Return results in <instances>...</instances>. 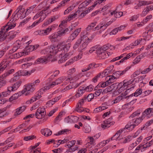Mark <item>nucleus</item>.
Returning <instances> with one entry per match:
<instances>
[{
    "label": "nucleus",
    "instance_id": "nucleus-1",
    "mask_svg": "<svg viewBox=\"0 0 153 153\" xmlns=\"http://www.w3.org/2000/svg\"><path fill=\"white\" fill-rule=\"evenodd\" d=\"M71 45V44L69 43L66 44L64 42H59L56 46L57 52L62 51V53L65 54V52H67L68 51Z\"/></svg>",
    "mask_w": 153,
    "mask_h": 153
},
{
    "label": "nucleus",
    "instance_id": "nucleus-2",
    "mask_svg": "<svg viewBox=\"0 0 153 153\" xmlns=\"http://www.w3.org/2000/svg\"><path fill=\"white\" fill-rule=\"evenodd\" d=\"M25 88L22 91V94H24L25 95H27L32 93L34 90V86L33 84L30 83L25 85Z\"/></svg>",
    "mask_w": 153,
    "mask_h": 153
},
{
    "label": "nucleus",
    "instance_id": "nucleus-3",
    "mask_svg": "<svg viewBox=\"0 0 153 153\" xmlns=\"http://www.w3.org/2000/svg\"><path fill=\"white\" fill-rule=\"evenodd\" d=\"M46 113L45 108L39 107L36 110L35 114V116L37 119H41L44 117Z\"/></svg>",
    "mask_w": 153,
    "mask_h": 153
},
{
    "label": "nucleus",
    "instance_id": "nucleus-4",
    "mask_svg": "<svg viewBox=\"0 0 153 153\" xmlns=\"http://www.w3.org/2000/svg\"><path fill=\"white\" fill-rule=\"evenodd\" d=\"M25 10L24 8L22 7V6H20L16 10L15 12H16L14 16L15 17L16 16L18 18L22 19L24 17L25 15H24Z\"/></svg>",
    "mask_w": 153,
    "mask_h": 153
},
{
    "label": "nucleus",
    "instance_id": "nucleus-5",
    "mask_svg": "<svg viewBox=\"0 0 153 153\" xmlns=\"http://www.w3.org/2000/svg\"><path fill=\"white\" fill-rule=\"evenodd\" d=\"M96 53L97 58L99 59H104L108 57V55H106V52L101 49H98L97 50Z\"/></svg>",
    "mask_w": 153,
    "mask_h": 153
},
{
    "label": "nucleus",
    "instance_id": "nucleus-6",
    "mask_svg": "<svg viewBox=\"0 0 153 153\" xmlns=\"http://www.w3.org/2000/svg\"><path fill=\"white\" fill-rule=\"evenodd\" d=\"M50 60L49 56H43L38 58L35 62L34 63L35 64H43L44 63H47Z\"/></svg>",
    "mask_w": 153,
    "mask_h": 153
},
{
    "label": "nucleus",
    "instance_id": "nucleus-7",
    "mask_svg": "<svg viewBox=\"0 0 153 153\" xmlns=\"http://www.w3.org/2000/svg\"><path fill=\"white\" fill-rule=\"evenodd\" d=\"M111 119L109 118L103 122V124H102L101 126L102 128L105 129L109 127L111 125H113L114 123V122H111Z\"/></svg>",
    "mask_w": 153,
    "mask_h": 153
},
{
    "label": "nucleus",
    "instance_id": "nucleus-8",
    "mask_svg": "<svg viewBox=\"0 0 153 153\" xmlns=\"http://www.w3.org/2000/svg\"><path fill=\"white\" fill-rule=\"evenodd\" d=\"M22 83V81H18L13 84L12 85L9 86L8 89L10 90H11V91H15L19 87Z\"/></svg>",
    "mask_w": 153,
    "mask_h": 153
},
{
    "label": "nucleus",
    "instance_id": "nucleus-9",
    "mask_svg": "<svg viewBox=\"0 0 153 153\" xmlns=\"http://www.w3.org/2000/svg\"><path fill=\"white\" fill-rule=\"evenodd\" d=\"M81 31V28H79L75 30L68 38V40L70 41H73L79 35Z\"/></svg>",
    "mask_w": 153,
    "mask_h": 153
},
{
    "label": "nucleus",
    "instance_id": "nucleus-10",
    "mask_svg": "<svg viewBox=\"0 0 153 153\" xmlns=\"http://www.w3.org/2000/svg\"><path fill=\"white\" fill-rule=\"evenodd\" d=\"M123 129L120 130L118 131L111 138V140H121L122 138L121 137L120 135L121 133L123 131ZM122 139H123L122 138Z\"/></svg>",
    "mask_w": 153,
    "mask_h": 153
},
{
    "label": "nucleus",
    "instance_id": "nucleus-11",
    "mask_svg": "<svg viewBox=\"0 0 153 153\" xmlns=\"http://www.w3.org/2000/svg\"><path fill=\"white\" fill-rule=\"evenodd\" d=\"M133 94H130V95L127 96L126 97H123L121 95L117 97L113 101H114V103H116L119 102L121 100H122L123 99H128L130 97H132Z\"/></svg>",
    "mask_w": 153,
    "mask_h": 153
},
{
    "label": "nucleus",
    "instance_id": "nucleus-12",
    "mask_svg": "<svg viewBox=\"0 0 153 153\" xmlns=\"http://www.w3.org/2000/svg\"><path fill=\"white\" fill-rule=\"evenodd\" d=\"M134 119L130 120L128 123L125 126L123 130L126 129L130 130L131 127H132L131 129H133L135 128L134 123Z\"/></svg>",
    "mask_w": 153,
    "mask_h": 153
},
{
    "label": "nucleus",
    "instance_id": "nucleus-13",
    "mask_svg": "<svg viewBox=\"0 0 153 153\" xmlns=\"http://www.w3.org/2000/svg\"><path fill=\"white\" fill-rule=\"evenodd\" d=\"M58 33H53L49 36L48 38L52 43H54L57 41V38L59 36H60Z\"/></svg>",
    "mask_w": 153,
    "mask_h": 153
},
{
    "label": "nucleus",
    "instance_id": "nucleus-14",
    "mask_svg": "<svg viewBox=\"0 0 153 153\" xmlns=\"http://www.w3.org/2000/svg\"><path fill=\"white\" fill-rule=\"evenodd\" d=\"M42 134L46 137H48L52 134V131L48 128H45L41 130Z\"/></svg>",
    "mask_w": 153,
    "mask_h": 153
},
{
    "label": "nucleus",
    "instance_id": "nucleus-15",
    "mask_svg": "<svg viewBox=\"0 0 153 153\" xmlns=\"http://www.w3.org/2000/svg\"><path fill=\"white\" fill-rule=\"evenodd\" d=\"M76 118H77L76 117L71 116L69 117L68 116L65 118V122L68 125H69L70 124L74 123L75 121L74 120Z\"/></svg>",
    "mask_w": 153,
    "mask_h": 153
},
{
    "label": "nucleus",
    "instance_id": "nucleus-16",
    "mask_svg": "<svg viewBox=\"0 0 153 153\" xmlns=\"http://www.w3.org/2000/svg\"><path fill=\"white\" fill-rule=\"evenodd\" d=\"M65 54L61 58V59H60L59 61V62L61 63V62H65L66 61L68 58L69 56H70L72 55L73 53L72 52H69L68 53L65 52Z\"/></svg>",
    "mask_w": 153,
    "mask_h": 153
},
{
    "label": "nucleus",
    "instance_id": "nucleus-17",
    "mask_svg": "<svg viewBox=\"0 0 153 153\" xmlns=\"http://www.w3.org/2000/svg\"><path fill=\"white\" fill-rule=\"evenodd\" d=\"M56 48V47L53 45H51L48 47V48L49 49V52L50 53L51 56L56 53L57 49Z\"/></svg>",
    "mask_w": 153,
    "mask_h": 153
},
{
    "label": "nucleus",
    "instance_id": "nucleus-18",
    "mask_svg": "<svg viewBox=\"0 0 153 153\" xmlns=\"http://www.w3.org/2000/svg\"><path fill=\"white\" fill-rule=\"evenodd\" d=\"M153 111V108H148L146 109L142 113V117L144 118L146 116L149 117L150 114L151 113L152 111Z\"/></svg>",
    "mask_w": 153,
    "mask_h": 153
},
{
    "label": "nucleus",
    "instance_id": "nucleus-19",
    "mask_svg": "<svg viewBox=\"0 0 153 153\" xmlns=\"http://www.w3.org/2000/svg\"><path fill=\"white\" fill-rule=\"evenodd\" d=\"M96 65V64L95 63L93 62L91 63L88 65V66L87 68H84L82 69V72H85L90 70V69L94 68L96 67L95 66Z\"/></svg>",
    "mask_w": 153,
    "mask_h": 153
},
{
    "label": "nucleus",
    "instance_id": "nucleus-20",
    "mask_svg": "<svg viewBox=\"0 0 153 153\" xmlns=\"http://www.w3.org/2000/svg\"><path fill=\"white\" fill-rule=\"evenodd\" d=\"M123 84V83L122 82H121L118 85V86L117 88L118 89V91L120 93L122 92L123 91L127 88L126 86L124 85Z\"/></svg>",
    "mask_w": 153,
    "mask_h": 153
},
{
    "label": "nucleus",
    "instance_id": "nucleus-21",
    "mask_svg": "<svg viewBox=\"0 0 153 153\" xmlns=\"http://www.w3.org/2000/svg\"><path fill=\"white\" fill-rule=\"evenodd\" d=\"M11 91V90H10L8 89V87L7 91H4L0 93V97L4 98L7 97L10 95Z\"/></svg>",
    "mask_w": 153,
    "mask_h": 153
},
{
    "label": "nucleus",
    "instance_id": "nucleus-22",
    "mask_svg": "<svg viewBox=\"0 0 153 153\" xmlns=\"http://www.w3.org/2000/svg\"><path fill=\"white\" fill-rule=\"evenodd\" d=\"M84 87H79L78 89L77 94L75 95L76 97H79L81 96L85 91Z\"/></svg>",
    "mask_w": 153,
    "mask_h": 153
},
{
    "label": "nucleus",
    "instance_id": "nucleus-23",
    "mask_svg": "<svg viewBox=\"0 0 153 153\" xmlns=\"http://www.w3.org/2000/svg\"><path fill=\"white\" fill-rule=\"evenodd\" d=\"M6 76V74H4L0 77V88L6 83V81L4 79V78Z\"/></svg>",
    "mask_w": 153,
    "mask_h": 153
},
{
    "label": "nucleus",
    "instance_id": "nucleus-24",
    "mask_svg": "<svg viewBox=\"0 0 153 153\" xmlns=\"http://www.w3.org/2000/svg\"><path fill=\"white\" fill-rule=\"evenodd\" d=\"M152 3V1H139L138 3V6H140L143 5H148Z\"/></svg>",
    "mask_w": 153,
    "mask_h": 153
},
{
    "label": "nucleus",
    "instance_id": "nucleus-25",
    "mask_svg": "<svg viewBox=\"0 0 153 153\" xmlns=\"http://www.w3.org/2000/svg\"><path fill=\"white\" fill-rule=\"evenodd\" d=\"M81 37L82 38V41H84L87 44L92 41L90 37H88L86 35H83L82 33L81 34Z\"/></svg>",
    "mask_w": 153,
    "mask_h": 153
},
{
    "label": "nucleus",
    "instance_id": "nucleus-26",
    "mask_svg": "<svg viewBox=\"0 0 153 153\" xmlns=\"http://www.w3.org/2000/svg\"><path fill=\"white\" fill-rule=\"evenodd\" d=\"M144 119V118L142 117V115L141 117H140L139 118H137L135 119H134V123L135 127L140 124Z\"/></svg>",
    "mask_w": 153,
    "mask_h": 153
},
{
    "label": "nucleus",
    "instance_id": "nucleus-27",
    "mask_svg": "<svg viewBox=\"0 0 153 153\" xmlns=\"http://www.w3.org/2000/svg\"><path fill=\"white\" fill-rule=\"evenodd\" d=\"M116 79L114 76H109L106 77V79L108 81L110 85L112 83L114 82L115 81V79Z\"/></svg>",
    "mask_w": 153,
    "mask_h": 153
},
{
    "label": "nucleus",
    "instance_id": "nucleus-28",
    "mask_svg": "<svg viewBox=\"0 0 153 153\" xmlns=\"http://www.w3.org/2000/svg\"><path fill=\"white\" fill-rule=\"evenodd\" d=\"M82 41V38L81 37L78 39L76 42L75 43L73 46V48L76 49L78 48L80 44Z\"/></svg>",
    "mask_w": 153,
    "mask_h": 153
},
{
    "label": "nucleus",
    "instance_id": "nucleus-29",
    "mask_svg": "<svg viewBox=\"0 0 153 153\" xmlns=\"http://www.w3.org/2000/svg\"><path fill=\"white\" fill-rule=\"evenodd\" d=\"M106 27L103 25L102 26H100V25H98L94 28H93V30L95 31L97 30H99L100 29V33H101L102 31H103L104 30H105L106 28Z\"/></svg>",
    "mask_w": 153,
    "mask_h": 153
},
{
    "label": "nucleus",
    "instance_id": "nucleus-30",
    "mask_svg": "<svg viewBox=\"0 0 153 153\" xmlns=\"http://www.w3.org/2000/svg\"><path fill=\"white\" fill-rule=\"evenodd\" d=\"M62 80H63L62 77L59 78L55 81L53 82L52 83H51V86L52 85L54 87V86L56 85L60 84L62 82Z\"/></svg>",
    "mask_w": 153,
    "mask_h": 153
},
{
    "label": "nucleus",
    "instance_id": "nucleus-31",
    "mask_svg": "<svg viewBox=\"0 0 153 153\" xmlns=\"http://www.w3.org/2000/svg\"><path fill=\"white\" fill-rule=\"evenodd\" d=\"M57 19V18H56L55 16L52 17L51 19H48L46 22L44 23V25L46 26L48 25V24L55 21Z\"/></svg>",
    "mask_w": 153,
    "mask_h": 153
},
{
    "label": "nucleus",
    "instance_id": "nucleus-32",
    "mask_svg": "<svg viewBox=\"0 0 153 153\" xmlns=\"http://www.w3.org/2000/svg\"><path fill=\"white\" fill-rule=\"evenodd\" d=\"M76 143V141L75 140H72L69 141L68 142V144L67 145L68 146V148H69L70 151H72V149L71 148V147L74 145L75 143Z\"/></svg>",
    "mask_w": 153,
    "mask_h": 153
},
{
    "label": "nucleus",
    "instance_id": "nucleus-33",
    "mask_svg": "<svg viewBox=\"0 0 153 153\" xmlns=\"http://www.w3.org/2000/svg\"><path fill=\"white\" fill-rule=\"evenodd\" d=\"M146 29H149L148 31L146 32L148 34L149 32L150 33L151 32H153V22L149 24L146 27Z\"/></svg>",
    "mask_w": 153,
    "mask_h": 153
},
{
    "label": "nucleus",
    "instance_id": "nucleus-34",
    "mask_svg": "<svg viewBox=\"0 0 153 153\" xmlns=\"http://www.w3.org/2000/svg\"><path fill=\"white\" fill-rule=\"evenodd\" d=\"M49 49L48 48H46L45 49H44L42 50L41 52V53L43 54L46 55L45 56H49V58H50V56H51L50 55V53L49 52Z\"/></svg>",
    "mask_w": 153,
    "mask_h": 153
},
{
    "label": "nucleus",
    "instance_id": "nucleus-35",
    "mask_svg": "<svg viewBox=\"0 0 153 153\" xmlns=\"http://www.w3.org/2000/svg\"><path fill=\"white\" fill-rule=\"evenodd\" d=\"M153 69V66L150 65L149 67L144 70L143 71H141V73L142 74H146L148 73L149 72L151 71Z\"/></svg>",
    "mask_w": 153,
    "mask_h": 153
},
{
    "label": "nucleus",
    "instance_id": "nucleus-36",
    "mask_svg": "<svg viewBox=\"0 0 153 153\" xmlns=\"http://www.w3.org/2000/svg\"><path fill=\"white\" fill-rule=\"evenodd\" d=\"M46 33V32L45 31V30H40L36 31L35 33L36 34H39V35L42 36L47 35Z\"/></svg>",
    "mask_w": 153,
    "mask_h": 153
},
{
    "label": "nucleus",
    "instance_id": "nucleus-37",
    "mask_svg": "<svg viewBox=\"0 0 153 153\" xmlns=\"http://www.w3.org/2000/svg\"><path fill=\"white\" fill-rule=\"evenodd\" d=\"M24 75V71H19L14 74V78H15L17 76H23Z\"/></svg>",
    "mask_w": 153,
    "mask_h": 153
},
{
    "label": "nucleus",
    "instance_id": "nucleus-38",
    "mask_svg": "<svg viewBox=\"0 0 153 153\" xmlns=\"http://www.w3.org/2000/svg\"><path fill=\"white\" fill-rule=\"evenodd\" d=\"M63 27H61L60 29L58 31V33L59 35H62V34L66 33L67 32L69 31L68 28H66L65 30H62Z\"/></svg>",
    "mask_w": 153,
    "mask_h": 153
},
{
    "label": "nucleus",
    "instance_id": "nucleus-39",
    "mask_svg": "<svg viewBox=\"0 0 153 153\" xmlns=\"http://www.w3.org/2000/svg\"><path fill=\"white\" fill-rule=\"evenodd\" d=\"M19 97V95L17 94H15L13 95L9 99V101L11 102L13 100L17 99Z\"/></svg>",
    "mask_w": 153,
    "mask_h": 153
},
{
    "label": "nucleus",
    "instance_id": "nucleus-40",
    "mask_svg": "<svg viewBox=\"0 0 153 153\" xmlns=\"http://www.w3.org/2000/svg\"><path fill=\"white\" fill-rule=\"evenodd\" d=\"M84 97H86V100H87L88 102H90L91 100L94 99V94H88L87 96H85Z\"/></svg>",
    "mask_w": 153,
    "mask_h": 153
},
{
    "label": "nucleus",
    "instance_id": "nucleus-41",
    "mask_svg": "<svg viewBox=\"0 0 153 153\" xmlns=\"http://www.w3.org/2000/svg\"><path fill=\"white\" fill-rule=\"evenodd\" d=\"M122 82L123 83V85H125L127 88L128 85H130L133 83V81L131 80H129L128 81H126V80H125Z\"/></svg>",
    "mask_w": 153,
    "mask_h": 153
},
{
    "label": "nucleus",
    "instance_id": "nucleus-42",
    "mask_svg": "<svg viewBox=\"0 0 153 153\" xmlns=\"http://www.w3.org/2000/svg\"><path fill=\"white\" fill-rule=\"evenodd\" d=\"M96 22L92 23L90 25H88V27L86 28V30L88 31L92 29L96 26Z\"/></svg>",
    "mask_w": 153,
    "mask_h": 153
},
{
    "label": "nucleus",
    "instance_id": "nucleus-43",
    "mask_svg": "<svg viewBox=\"0 0 153 153\" xmlns=\"http://www.w3.org/2000/svg\"><path fill=\"white\" fill-rule=\"evenodd\" d=\"M77 12L76 13H73L72 14H71L69 15L68 16V19H67V20L68 21H70L71 20L73 19L74 18L76 17V16L77 15Z\"/></svg>",
    "mask_w": 153,
    "mask_h": 153
},
{
    "label": "nucleus",
    "instance_id": "nucleus-44",
    "mask_svg": "<svg viewBox=\"0 0 153 153\" xmlns=\"http://www.w3.org/2000/svg\"><path fill=\"white\" fill-rule=\"evenodd\" d=\"M145 127V126H144L142 127L141 128V129H139L137 130V131L135 133L134 135L133 136V137L135 138L141 132V131L144 129Z\"/></svg>",
    "mask_w": 153,
    "mask_h": 153
},
{
    "label": "nucleus",
    "instance_id": "nucleus-45",
    "mask_svg": "<svg viewBox=\"0 0 153 153\" xmlns=\"http://www.w3.org/2000/svg\"><path fill=\"white\" fill-rule=\"evenodd\" d=\"M140 114V111L137 110V111L133 113L129 117V118H134L135 117L138 116Z\"/></svg>",
    "mask_w": 153,
    "mask_h": 153
},
{
    "label": "nucleus",
    "instance_id": "nucleus-46",
    "mask_svg": "<svg viewBox=\"0 0 153 153\" xmlns=\"http://www.w3.org/2000/svg\"><path fill=\"white\" fill-rule=\"evenodd\" d=\"M86 101V97H84L83 98L79 100L77 105H78L79 106L80 105L81 107H82V106L84 104V102H85Z\"/></svg>",
    "mask_w": 153,
    "mask_h": 153
},
{
    "label": "nucleus",
    "instance_id": "nucleus-47",
    "mask_svg": "<svg viewBox=\"0 0 153 153\" xmlns=\"http://www.w3.org/2000/svg\"><path fill=\"white\" fill-rule=\"evenodd\" d=\"M142 90L141 89H139L136 90L135 92L134 93V95H133V94H133V96L137 97L138 96L140 95L141 93H142Z\"/></svg>",
    "mask_w": 153,
    "mask_h": 153
},
{
    "label": "nucleus",
    "instance_id": "nucleus-48",
    "mask_svg": "<svg viewBox=\"0 0 153 153\" xmlns=\"http://www.w3.org/2000/svg\"><path fill=\"white\" fill-rule=\"evenodd\" d=\"M134 88V86L131 87V88H127L126 89V90L125 92L123 93H122L121 94V96L123 97H126L127 96H126L127 95H128V94L130 92V89L131 88Z\"/></svg>",
    "mask_w": 153,
    "mask_h": 153
},
{
    "label": "nucleus",
    "instance_id": "nucleus-49",
    "mask_svg": "<svg viewBox=\"0 0 153 153\" xmlns=\"http://www.w3.org/2000/svg\"><path fill=\"white\" fill-rule=\"evenodd\" d=\"M109 85L110 84L107 80L105 82H101L99 84V86L102 88H105Z\"/></svg>",
    "mask_w": 153,
    "mask_h": 153
},
{
    "label": "nucleus",
    "instance_id": "nucleus-50",
    "mask_svg": "<svg viewBox=\"0 0 153 153\" xmlns=\"http://www.w3.org/2000/svg\"><path fill=\"white\" fill-rule=\"evenodd\" d=\"M93 86L92 85H90L85 88L84 87L85 91L87 92L91 91L93 90Z\"/></svg>",
    "mask_w": 153,
    "mask_h": 153
},
{
    "label": "nucleus",
    "instance_id": "nucleus-51",
    "mask_svg": "<svg viewBox=\"0 0 153 153\" xmlns=\"http://www.w3.org/2000/svg\"><path fill=\"white\" fill-rule=\"evenodd\" d=\"M33 126H34L33 125H30L29 126L27 127L26 128H25L24 129L22 130L20 132V133H22L23 132H25L29 131L31 128L33 127Z\"/></svg>",
    "mask_w": 153,
    "mask_h": 153
},
{
    "label": "nucleus",
    "instance_id": "nucleus-52",
    "mask_svg": "<svg viewBox=\"0 0 153 153\" xmlns=\"http://www.w3.org/2000/svg\"><path fill=\"white\" fill-rule=\"evenodd\" d=\"M114 77L116 79L118 78L119 76L121 75L120 71H117L114 72L113 74Z\"/></svg>",
    "mask_w": 153,
    "mask_h": 153
},
{
    "label": "nucleus",
    "instance_id": "nucleus-53",
    "mask_svg": "<svg viewBox=\"0 0 153 153\" xmlns=\"http://www.w3.org/2000/svg\"><path fill=\"white\" fill-rule=\"evenodd\" d=\"M109 44H108L104 45L102 47L99 48V49H101L103 51H106L109 48Z\"/></svg>",
    "mask_w": 153,
    "mask_h": 153
},
{
    "label": "nucleus",
    "instance_id": "nucleus-54",
    "mask_svg": "<svg viewBox=\"0 0 153 153\" xmlns=\"http://www.w3.org/2000/svg\"><path fill=\"white\" fill-rule=\"evenodd\" d=\"M63 114V112H60L59 113L58 115L56 117L55 119V122H56L58 120H60L61 119L62 115Z\"/></svg>",
    "mask_w": 153,
    "mask_h": 153
},
{
    "label": "nucleus",
    "instance_id": "nucleus-55",
    "mask_svg": "<svg viewBox=\"0 0 153 153\" xmlns=\"http://www.w3.org/2000/svg\"><path fill=\"white\" fill-rule=\"evenodd\" d=\"M73 88V86H72V85H69L68 86H67L65 88L62 89L61 91V92H65V91H68V90H69L70 89H71Z\"/></svg>",
    "mask_w": 153,
    "mask_h": 153
},
{
    "label": "nucleus",
    "instance_id": "nucleus-56",
    "mask_svg": "<svg viewBox=\"0 0 153 153\" xmlns=\"http://www.w3.org/2000/svg\"><path fill=\"white\" fill-rule=\"evenodd\" d=\"M152 18V15H149L147 16L143 20V22L145 24L147 22L149 21Z\"/></svg>",
    "mask_w": 153,
    "mask_h": 153
},
{
    "label": "nucleus",
    "instance_id": "nucleus-57",
    "mask_svg": "<svg viewBox=\"0 0 153 153\" xmlns=\"http://www.w3.org/2000/svg\"><path fill=\"white\" fill-rule=\"evenodd\" d=\"M51 85V84H50L49 85L45 86L44 87L42 88L41 90L45 91L48 90H49L50 88L53 87V86Z\"/></svg>",
    "mask_w": 153,
    "mask_h": 153
},
{
    "label": "nucleus",
    "instance_id": "nucleus-58",
    "mask_svg": "<svg viewBox=\"0 0 153 153\" xmlns=\"http://www.w3.org/2000/svg\"><path fill=\"white\" fill-rule=\"evenodd\" d=\"M36 137V136L34 135L30 136L28 137H24V140L25 141L32 140Z\"/></svg>",
    "mask_w": 153,
    "mask_h": 153
},
{
    "label": "nucleus",
    "instance_id": "nucleus-59",
    "mask_svg": "<svg viewBox=\"0 0 153 153\" xmlns=\"http://www.w3.org/2000/svg\"><path fill=\"white\" fill-rule=\"evenodd\" d=\"M153 144V139L151 141H150L149 142L146 143L145 144H144V146H143L144 147H145V148H147L148 147H149L151 146Z\"/></svg>",
    "mask_w": 153,
    "mask_h": 153
},
{
    "label": "nucleus",
    "instance_id": "nucleus-60",
    "mask_svg": "<svg viewBox=\"0 0 153 153\" xmlns=\"http://www.w3.org/2000/svg\"><path fill=\"white\" fill-rule=\"evenodd\" d=\"M19 48V45L18 44L14 46L13 48L10 51L11 53H13L16 51Z\"/></svg>",
    "mask_w": 153,
    "mask_h": 153
},
{
    "label": "nucleus",
    "instance_id": "nucleus-61",
    "mask_svg": "<svg viewBox=\"0 0 153 153\" xmlns=\"http://www.w3.org/2000/svg\"><path fill=\"white\" fill-rule=\"evenodd\" d=\"M32 65L31 63H27L23 64L22 65V68L26 69L28 68L29 66L31 65Z\"/></svg>",
    "mask_w": 153,
    "mask_h": 153
},
{
    "label": "nucleus",
    "instance_id": "nucleus-62",
    "mask_svg": "<svg viewBox=\"0 0 153 153\" xmlns=\"http://www.w3.org/2000/svg\"><path fill=\"white\" fill-rule=\"evenodd\" d=\"M149 11L148 8L147 7H146L143 10V11L142 13V15L143 16H145L148 13Z\"/></svg>",
    "mask_w": 153,
    "mask_h": 153
},
{
    "label": "nucleus",
    "instance_id": "nucleus-63",
    "mask_svg": "<svg viewBox=\"0 0 153 153\" xmlns=\"http://www.w3.org/2000/svg\"><path fill=\"white\" fill-rule=\"evenodd\" d=\"M153 123V119H152L151 120H149L145 124V127L144 128L145 129L148 126H149L152 123Z\"/></svg>",
    "mask_w": 153,
    "mask_h": 153
},
{
    "label": "nucleus",
    "instance_id": "nucleus-64",
    "mask_svg": "<svg viewBox=\"0 0 153 153\" xmlns=\"http://www.w3.org/2000/svg\"><path fill=\"white\" fill-rule=\"evenodd\" d=\"M63 149L62 148L55 149L52 150L54 153H60L62 151Z\"/></svg>",
    "mask_w": 153,
    "mask_h": 153
}]
</instances>
